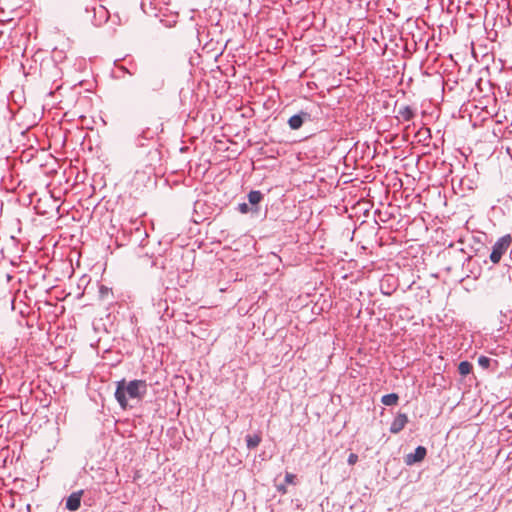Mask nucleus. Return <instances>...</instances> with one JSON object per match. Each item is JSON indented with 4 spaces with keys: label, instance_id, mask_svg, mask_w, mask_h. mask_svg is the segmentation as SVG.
<instances>
[{
    "label": "nucleus",
    "instance_id": "obj_25",
    "mask_svg": "<svg viewBox=\"0 0 512 512\" xmlns=\"http://www.w3.org/2000/svg\"><path fill=\"white\" fill-rule=\"evenodd\" d=\"M490 358L486 357V356H480L478 358V364L484 368V369H487L489 366H490Z\"/></svg>",
    "mask_w": 512,
    "mask_h": 512
},
{
    "label": "nucleus",
    "instance_id": "obj_20",
    "mask_svg": "<svg viewBox=\"0 0 512 512\" xmlns=\"http://www.w3.org/2000/svg\"><path fill=\"white\" fill-rule=\"evenodd\" d=\"M458 371L462 376H466L472 371V364L468 361H462L458 365Z\"/></svg>",
    "mask_w": 512,
    "mask_h": 512
},
{
    "label": "nucleus",
    "instance_id": "obj_17",
    "mask_svg": "<svg viewBox=\"0 0 512 512\" xmlns=\"http://www.w3.org/2000/svg\"><path fill=\"white\" fill-rule=\"evenodd\" d=\"M259 86H261V89H262L261 94H263V95L267 94V96H273V94L275 92V88L269 87L268 84H266L264 82V80L256 81L255 86L253 88L254 93H259Z\"/></svg>",
    "mask_w": 512,
    "mask_h": 512
},
{
    "label": "nucleus",
    "instance_id": "obj_8",
    "mask_svg": "<svg viewBox=\"0 0 512 512\" xmlns=\"http://www.w3.org/2000/svg\"><path fill=\"white\" fill-rule=\"evenodd\" d=\"M482 94V96H497L502 95L503 90L499 83L492 82L489 78L476 79L475 95Z\"/></svg>",
    "mask_w": 512,
    "mask_h": 512
},
{
    "label": "nucleus",
    "instance_id": "obj_32",
    "mask_svg": "<svg viewBox=\"0 0 512 512\" xmlns=\"http://www.w3.org/2000/svg\"><path fill=\"white\" fill-rule=\"evenodd\" d=\"M226 84H227V81H224L222 87L225 88L226 87Z\"/></svg>",
    "mask_w": 512,
    "mask_h": 512
},
{
    "label": "nucleus",
    "instance_id": "obj_30",
    "mask_svg": "<svg viewBox=\"0 0 512 512\" xmlns=\"http://www.w3.org/2000/svg\"><path fill=\"white\" fill-rule=\"evenodd\" d=\"M503 68H507V69L512 70V65H507V60H504L503 61Z\"/></svg>",
    "mask_w": 512,
    "mask_h": 512
},
{
    "label": "nucleus",
    "instance_id": "obj_3",
    "mask_svg": "<svg viewBox=\"0 0 512 512\" xmlns=\"http://www.w3.org/2000/svg\"><path fill=\"white\" fill-rule=\"evenodd\" d=\"M148 385L145 380H132L127 382L125 379L117 382L115 398L121 408L126 409L129 406V400L140 402L147 393Z\"/></svg>",
    "mask_w": 512,
    "mask_h": 512
},
{
    "label": "nucleus",
    "instance_id": "obj_21",
    "mask_svg": "<svg viewBox=\"0 0 512 512\" xmlns=\"http://www.w3.org/2000/svg\"><path fill=\"white\" fill-rule=\"evenodd\" d=\"M246 442L248 448H256L261 442V437L259 435H248Z\"/></svg>",
    "mask_w": 512,
    "mask_h": 512
},
{
    "label": "nucleus",
    "instance_id": "obj_4",
    "mask_svg": "<svg viewBox=\"0 0 512 512\" xmlns=\"http://www.w3.org/2000/svg\"><path fill=\"white\" fill-rule=\"evenodd\" d=\"M448 81H446L440 72H423L416 81L412 93H421L424 95H439L446 92Z\"/></svg>",
    "mask_w": 512,
    "mask_h": 512
},
{
    "label": "nucleus",
    "instance_id": "obj_14",
    "mask_svg": "<svg viewBox=\"0 0 512 512\" xmlns=\"http://www.w3.org/2000/svg\"><path fill=\"white\" fill-rule=\"evenodd\" d=\"M408 423V417L404 413H399L391 423L390 432L397 434L402 431L405 425Z\"/></svg>",
    "mask_w": 512,
    "mask_h": 512
},
{
    "label": "nucleus",
    "instance_id": "obj_15",
    "mask_svg": "<svg viewBox=\"0 0 512 512\" xmlns=\"http://www.w3.org/2000/svg\"><path fill=\"white\" fill-rule=\"evenodd\" d=\"M309 117L310 115L307 112H301L293 115L288 120L289 127L293 130H297L302 126L304 120L309 119Z\"/></svg>",
    "mask_w": 512,
    "mask_h": 512
},
{
    "label": "nucleus",
    "instance_id": "obj_23",
    "mask_svg": "<svg viewBox=\"0 0 512 512\" xmlns=\"http://www.w3.org/2000/svg\"><path fill=\"white\" fill-rule=\"evenodd\" d=\"M381 0H371L367 3V12L368 13H380L379 5Z\"/></svg>",
    "mask_w": 512,
    "mask_h": 512
},
{
    "label": "nucleus",
    "instance_id": "obj_33",
    "mask_svg": "<svg viewBox=\"0 0 512 512\" xmlns=\"http://www.w3.org/2000/svg\"><path fill=\"white\" fill-rule=\"evenodd\" d=\"M510 55H512V50L510 51Z\"/></svg>",
    "mask_w": 512,
    "mask_h": 512
},
{
    "label": "nucleus",
    "instance_id": "obj_9",
    "mask_svg": "<svg viewBox=\"0 0 512 512\" xmlns=\"http://www.w3.org/2000/svg\"><path fill=\"white\" fill-rule=\"evenodd\" d=\"M511 242V236L505 235L498 239V241L493 245L492 252L490 254V260L494 264L498 263L501 260L502 255L507 251Z\"/></svg>",
    "mask_w": 512,
    "mask_h": 512
},
{
    "label": "nucleus",
    "instance_id": "obj_27",
    "mask_svg": "<svg viewBox=\"0 0 512 512\" xmlns=\"http://www.w3.org/2000/svg\"><path fill=\"white\" fill-rule=\"evenodd\" d=\"M357 461H358V455L355 453H351L348 457V464L354 465L357 463Z\"/></svg>",
    "mask_w": 512,
    "mask_h": 512
},
{
    "label": "nucleus",
    "instance_id": "obj_31",
    "mask_svg": "<svg viewBox=\"0 0 512 512\" xmlns=\"http://www.w3.org/2000/svg\"><path fill=\"white\" fill-rule=\"evenodd\" d=\"M472 54H473V56L477 59V55H476V52H475V50H474V48H473V47H472Z\"/></svg>",
    "mask_w": 512,
    "mask_h": 512
},
{
    "label": "nucleus",
    "instance_id": "obj_28",
    "mask_svg": "<svg viewBox=\"0 0 512 512\" xmlns=\"http://www.w3.org/2000/svg\"><path fill=\"white\" fill-rule=\"evenodd\" d=\"M239 211L243 214L247 213L249 211L248 204H246V203L239 204Z\"/></svg>",
    "mask_w": 512,
    "mask_h": 512
},
{
    "label": "nucleus",
    "instance_id": "obj_11",
    "mask_svg": "<svg viewBox=\"0 0 512 512\" xmlns=\"http://www.w3.org/2000/svg\"><path fill=\"white\" fill-rule=\"evenodd\" d=\"M426 454H427L426 448L423 446H418L415 449L414 453H409L405 456L404 462L406 463V465L411 466L415 463L423 461L424 458L426 457Z\"/></svg>",
    "mask_w": 512,
    "mask_h": 512
},
{
    "label": "nucleus",
    "instance_id": "obj_24",
    "mask_svg": "<svg viewBox=\"0 0 512 512\" xmlns=\"http://www.w3.org/2000/svg\"><path fill=\"white\" fill-rule=\"evenodd\" d=\"M501 84L504 86L506 96H512V79H501Z\"/></svg>",
    "mask_w": 512,
    "mask_h": 512
},
{
    "label": "nucleus",
    "instance_id": "obj_26",
    "mask_svg": "<svg viewBox=\"0 0 512 512\" xmlns=\"http://www.w3.org/2000/svg\"><path fill=\"white\" fill-rule=\"evenodd\" d=\"M296 476L292 473L287 472L285 475V483L286 484H295Z\"/></svg>",
    "mask_w": 512,
    "mask_h": 512
},
{
    "label": "nucleus",
    "instance_id": "obj_18",
    "mask_svg": "<svg viewBox=\"0 0 512 512\" xmlns=\"http://www.w3.org/2000/svg\"><path fill=\"white\" fill-rule=\"evenodd\" d=\"M417 50V43L414 39H412V41L409 43L408 40L406 39L405 40V44H404V50H403V58L405 59H409L412 57V55L416 52Z\"/></svg>",
    "mask_w": 512,
    "mask_h": 512
},
{
    "label": "nucleus",
    "instance_id": "obj_5",
    "mask_svg": "<svg viewBox=\"0 0 512 512\" xmlns=\"http://www.w3.org/2000/svg\"><path fill=\"white\" fill-rule=\"evenodd\" d=\"M84 19L94 26L106 23L110 17L109 11L97 0H90L85 6Z\"/></svg>",
    "mask_w": 512,
    "mask_h": 512
},
{
    "label": "nucleus",
    "instance_id": "obj_2",
    "mask_svg": "<svg viewBox=\"0 0 512 512\" xmlns=\"http://www.w3.org/2000/svg\"><path fill=\"white\" fill-rule=\"evenodd\" d=\"M375 82L376 86L381 89V93L387 94V96L406 95L413 92V79L409 77L407 81H404L400 65L396 64L392 59L381 61Z\"/></svg>",
    "mask_w": 512,
    "mask_h": 512
},
{
    "label": "nucleus",
    "instance_id": "obj_13",
    "mask_svg": "<svg viewBox=\"0 0 512 512\" xmlns=\"http://www.w3.org/2000/svg\"><path fill=\"white\" fill-rule=\"evenodd\" d=\"M83 493V490H79L69 495L66 500V508L69 511H76L80 508Z\"/></svg>",
    "mask_w": 512,
    "mask_h": 512
},
{
    "label": "nucleus",
    "instance_id": "obj_6",
    "mask_svg": "<svg viewBox=\"0 0 512 512\" xmlns=\"http://www.w3.org/2000/svg\"><path fill=\"white\" fill-rule=\"evenodd\" d=\"M450 83V79H447ZM476 79L474 77H465L453 81V85L448 84L446 92L453 93L454 96H473L475 95Z\"/></svg>",
    "mask_w": 512,
    "mask_h": 512
},
{
    "label": "nucleus",
    "instance_id": "obj_1",
    "mask_svg": "<svg viewBox=\"0 0 512 512\" xmlns=\"http://www.w3.org/2000/svg\"><path fill=\"white\" fill-rule=\"evenodd\" d=\"M39 65V75L43 84L49 90L48 96H61L62 94L81 96L85 93L95 94L97 92L98 82L94 76L72 83L63 80L62 69L52 58L42 59Z\"/></svg>",
    "mask_w": 512,
    "mask_h": 512
},
{
    "label": "nucleus",
    "instance_id": "obj_12",
    "mask_svg": "<svg viewBox=\"0 0 512 512\" xmlns=\"http://www.w3.org/2000/svg\"><path fill=\"white\" fill-rule=\"evenodd\" d=\"M203 86L207 87V92H206V95L205 96H215V97H218V96H222V92L218 93V91L216 89H214L213 91H211V87H215L216 86V79L215 78H212L211 81L210 80H206V81H203V82H200L199 83V86H198V91L194 93V96H201V94H203Z\"/></svg>",
    "mask_w": 512,
    "mask_h": 512
},
{
    "label": "nucleus",
    "instance_id": "obj_29",
    "mask_svg": "<svg viewBox=\"0 0 512 512\" xmlns=\"http://www.w3.org/2000/svg\"><path fill=\"white\" fill-rule=\"evenodd\" d=\"M277 490L283 495L287 493V488L285 485H277Z\"/></svg>",
    "mask_w": 512,
    "mask_h": 512
},
{
    "label": "nucleus",
    "instance_id": "obj_19",
    "mask_svg": "<svg viewBox=\"0 0 512 512\" xmlns=\"http://www.w3.org/2000/svg\"><path fill=\"white\" fill-rule=\"evenodd\" d=\"M399 396L396 393L386 394L382 397L381 402L386 406H393L398 403Z\"/></svg>",
    "mask_w": 512,
    "mask_h": 512
},
{
    "label": "nucleus",
    "instance_id": "obj_10",
    "mask_svg": "<svg viewBox=\"0 0 512 512\" xmlns=\"http://www.w3.org/2000/svg\"><path fill=\"white\" fill-rule=\"evenodd\" d=\"M115 67L119 72L122 73V75H124L125 73L129 75H135L139 71L137 62L130 55H126L122 59L116 60Z\"/></svg>",
    "mask_w": 512,
    "mask_h": 512
},
{
    "label": "nucleus",
    "instance_id": "obj_7",
    "mask_svg": "<svg viewBox=\"0 0 512 512\" xmlns=\"http://www.w3.org/2000/svg\"><path fill=\"white\" fill-rule=\"evenodd\" d=\"M149 6L150 10L156 17H159L161 22H166L168 26H171L172 23L175 24L177 22L178 14H174L171 16V20H165L163 17L166 16V12L168 11V0H143L142 6Z\"/></svg>",
    "mask_w": 512,
    "mask_h": 512
},
{
    "label": "nucleus",
    "instance_id": "obj_22",
    "mask_svg": "<svg viewBox=\"0 0 512 512\" xmlns=\"http://www.w3.org/2000/svg\"><path fill=\"white\" fill-rule=\"evenodd\" d=\"M248 200L250 204L256 205L262 200V194L260 191H251L248 194Z\"/></svg>",
    "mask_w": 512,
    "mask_h": 512
},
{
    "label": "nucleus",
    "instance_id": "obj_16",
    "mask_svg": "<svg viewBox=\"0 0 512 512\" xmlns=\"http://www.w3.org/2000/svg\"><path fill=\"white\" fill-rule=\"evenodd\" d=\"M395 112L397 114V118L403 121H409L413 117V111L409 106H395Z\"/></svg>",
    "mask_w": 512,
    "mask_h": 512
}]
</instances>
